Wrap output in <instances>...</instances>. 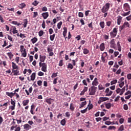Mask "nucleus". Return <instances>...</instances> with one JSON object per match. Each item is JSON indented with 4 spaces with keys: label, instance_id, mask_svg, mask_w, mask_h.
I'll return each instance as SVG.
<instances>
[{
    "label": "nucleus",
    "instance_id": "nucleus-1",
    "mask_svg": "<svg viewBox=\"0 0 131 131\" xmlns=\"http://www.w3.org/2000/svg\"><path fill=\"white\" fill-rule=\"evenodd\" d=\"M97 90H98V87H96L95 86H91L89 89L90 96H94V95H95L96 92H97Z\"/></svg>",
    "mask_w": 131,
    "mask_h": 131
},
{
    "label": "nucleus",
    "instance_id": "nucleus-2",
    "mask_svg": "<svg viewBox=\"0 0 131 131\" xmlns=\"http://www.w3.org/2000/svg\"><path fill=\"white\" fill-rule=\"evenodd\" d=\"M110 9V3H106L104 6H103L101 9L102 13H106L109 11Z\"/></svg>",
    "mask_w": 131,
    "mask_h": 131
},
{
    "label": "nucleus",
    "instance_id": "nucleus-3",
    "mask_svg": "<svg viewBox=\"0 0 131 131\" xmlns=\"http://www.w3.org/2000/svg\"><path fill=\"white\" fill-rule=\"evenodd\" d=\"M118 31L117 30V28H114L113 30V31L111 32L110 33V34L111 35V37L112 38H114L116 35H117V32Z\"/></svg>",
    "mask_w": 131,
    "mask_h": 131
},
{
    "label": "nucleus",
    "instance_id": "nucleus-4",
    "mask_svg": "<svg viewBox=\"0 0 131 131\" xmlns=\"http://www.w3.org/2000/svg\"><path fill=\"white\" fill-rule=\"evenodd\" d=\"M39 66L40 67H42L41 69V70L43 71V72H47V63L43 62H39Z\"/></svg>",
    "mask_w": 131,
    "mask_h": 131
},
{
    "label": "nucleus",
    "instance_id": "nucleus-5",
    "mask_svg": "<svg viewBox=\"0 0 131 131\" xmlns=\"http://www.w3.org/2000/svg\"><path fill=\"white\" fill-rule=\"evenodd\" d=\"M129 23H128V22L126 21L125 22L123 25L122 26H119V31H122L123 29H124V28H125V27H128V28H129Z\"/></svg>",
    "mask_w": 131,
    "mask_h": 131
},
{
    "label": "nucleus",
    "instance_id": "nucleus-6",
    "mask_svg": "<svg viewBox=\"0 0 131 131\" xmlns=\"http://www.w3.org/2000/svg\"><path fill=\"white\" fill-rule=\"evenodd\" d=\"M105 93L106 94L105 97H110V96H111L112 94H113V91H110V89H109V88H107L105 90Z\"/></svg>",
    "mask_w": 131,
    "mask_h": 131
},
{
    "label": "nucleus",
    "instance_id": "nucleus-7",
    "mask_svg": "<svg viewBox=\"0 0 131 131\" xmlns=\"http://www.w3.org/2000/svg\"><path fill=\"white\" fill-rule=\"evenodd\" d=\"M110 43V48H112V49H116V44L115 43V41H114V39H112Z\"/></svg>",
    "mask_w": 131,
    "mask_h": 131
},
{
    "label": "nucleus",
    "instance_id": "nucleus-8",
    "mask_svg": "<svg viewBox=\"0 0 131 131\" xmlns=\"http://www.w3.org/2000/svg\"><path fill=\"white\" fill-rule=\"evenodd\" d=\"M109 98L108 97H100L99 101H98V104H101L102 102H105V101H108Z\"/></svg>",
    "mask_w": 131,
    "mask_h": 131
},
{
    "label": "nucleus",
    "instance_id": "nucleus-9",
    "mask_svg": "<svg viewBox=\"0 0 131 131\" xmlns=\"http://www.w3.org/2000/svg\"><path fill=\"white\" fill-rule=\"evenodd\" d=\"M92 84L93 85V86H97L99 84V81H98L97 78H95L94 80L92 83Z\"/></svg>",
    "mask_w": 131,
    "mask_h": 131
},
{
    "label": "nucleus",
    "instance_id": "nucleus-10",
    "mask_svg": "<svg viewBox=\"0 0 131 131\" xmlns=\"http://www.w3.org/2000/svg\"><path fill=\"white\" fill-rule=\"evenodd\" d=\"M123 9L125 12H127V11L129 10V5H128L127 3H125L123 5Z\"/></svg>",
    "mask_w": 131,
    "mask_h": 131
},
{
    "label": "nucleus",
    "instance_id": "nucleus-11",
    "mask_svg": "<svg viewBox=\"0 0 131 131\" xmlns=\"http://www.w3.org/2000/svg\"><path fill=\"white\" fill-rule=\"evenodd\" d=\"M46 103H48L49 105H52V103L54 102V99L52 98H47L46 99Z\"/></svg>",
    "mask_w": 131,
    "mask_h": 131
},
{
    "label": "nucleus",
    "instance_id": "nucleus-12",
    "mask_svg": "<svg viewBox=\"0 0 131 131\" xmlns=\"http://www.w3.org/2000/svg\"><path fill=\"white\" fill-rule=\"evenodd\" d=\"M46 56H43V55H39V63H41L42 62H45V61L46 60Z\"/></svg>",
    "mask_w": 131,
    "mask_h": 131
},
{
    "label": "nucleus",
    "instance_id": "nucleus-13",
    "mask_svg": "<svg viewBox=\"0 0 131 131\" xmlns=\"http://www.w3.org/2000/svg\"><path fill=\"white\" fill-rule=\"evenodd\" d=\"M23 25L24 26V28H26L27 27V25L28 24V19L27 18L24 19L23 20Z\"/></svg>",
    "mask_w": 131,
    "mask_h": 131
},
{
    "label": "nucleus",
    "instance_id": "nucleus-14",
    "mask_svg": "<svg viewBox=\"0 0 131 131\" xmlns=\"http://www.w3.org/2000/svg\"><path fill=\"white\" fill-rule=\"evenodd\" d=\"M24 129H26V130H29V129L31 128V126L28 124H25L24 125Z\"/></svg>",
    "mask_w": 131,
    "mask_h": 131
},
{
    "label": "nucleus",
    "instance_id": "nucleus-15",
    "mask_svg": "<svg viewBox=\"0 0 131 131\" xmlns=\"http://www.w3.org/2000/svg\"><path fill=\"white\" fill-rule=\"evenodd\" d=\"M8 104H9V102H5L4 104H0V107H3L4 108V110H6L7 108H8Z\"/></svg>",
    "mask_w": 131,
    "mask_h": 131
},
{
    "label": "nucleus",
    "instance_id": "nucleus-16",
    "mask_svg": "<svg viewBox=\"0 0 131 131\" xmlns=\"http://www.w3.org/2000/svg\"><path fill=\"white\" fill-rule=\"evenodd\" d=\"M19 72L20 71L18 69H16V70H12V73H14L13 75L14 76L20 75V74H19Z\"/></svg>",
    "mask_w": 131,
    "mask_h": 131
},
{
    "label": "nucleus",
    "instance_id": "nucleus-17",
    "mask_svg": "<svg viewBox=\"0 0 131 131\" xmlns=\"http://www.w3.org/2000/svg\"><path fill=\"white\" fill-rule=\"evenodd\" d=\"M43 19H47L49 17V12H43L41 14Z\"/></svg>",
    "mask_w": 131,
    "mask_h": 131
},
{
    "label": "nucleus",
    "instance_id": "nucleus-18",
    "mask_svg": "<svg viewBox=\"0 0 131 131\" xmlns=\"http://www.w3.org/2000/svg\"><path fill=\"white\" fill-rule=\"evenodd\" d=\"M99 48L100 51H104V50H105V43H101L100 45Z\"/></svg>",
    "mask_w": 131,
    "mask_h": 131
},
{
    "label": "nucleus",
    "instance_id": "nucleus-19",
    "mask_svg": "<svg viewBox=\"0 0 131 131\" xmlns=\"http://www.w3.org/2000/svg\"><path fill=\"white\" fill-rule=\"evenodd\" d=\"M12 70H16V69H18V66L14 62H12Z\"/></svg>",
    "mask_w": 131,
    "mask_h": 131
},
{
    "label": "nucleus",
    "instance_id": "nucleus-20",
    "mask_svg": "<svg viewBox=\"0 0 131 131\" xmlns=\"http://www.w3.org/2000/svg\"><path fill=\"white\" fill-rule=\"evenodd\" d=\"M29 103V100L27 99L23 101V106H27Z\"/></svg>",
    "mask_w": 131,
    "mask_h": 131
},
{
    "label": "nucleus",
    "instance_id": "nucleus-21",
    "mask_svg": "<svg viewBox=\"0 0 131 131\" xmlns=\"http://www.w3.org/2000/svg\"><path fill=\"white\" fill-rule=\"evenodd\" d=\"M125 88L126 91H127V90H128V84H126V86H124L122 89H121V92L124 93V92H125Z\"/></svg>",
    "mask_w": 131,
    "mask_h": 131
},
{
    "label": "nucleus",
    "instance_id": "nucleus-22",
    "mask_svg": "<svg viewBox=\"0 0 131 131\" xmlns=\"http://www.w3.org/2000/svg\"><path fill=\"white\" fill-rule=\"evenodd\" d=\"M63 32L62 33V34L63 35V37H66V34H67V28H66V27H64L63 28Z\"/></svg>",
    "mask_w": 131,
    "mask_h": 131
},
{
    "label": "nucleus",
    "instance_id": "nucleus-23",
    "mask_svg": "<svg viewBox=\"0 0 131 131\" xmlns=\"http://www.w3.org/2000/svg\"><path fill=\"white\" fill-rule=\"evenodd\" d=\"M35 76H36V73H33L31 75V80H32V81H33L35 79Z\"/></svg>",
    "mask_w": 131,
    "mask_h": 131
},
{
    "label": "nucleus",
    "instance_id": "nucleus-24",
    "mask_svg": "<svg viewBox=\"0 0 131 131\" xmlns=\"http://www.w3.org/2000/svg\"><path fill=\"white\" fill-rule=\"evenodd\" d=\"M99 25L102 29H104V28H105V22L104 21H101L99 23Z\"/></svg>",
    "mask_w": 131,
    "mask_h": 131
},
{
    "label": "nucleus",
    "instance_id": "nucleus-25",
    "mask_svg": "<svg viewBox=\"0 0 131 131\" xmlns=\"http://www.w3.org/2000/svg\"><path fill=\"white\" fill-rule=\"evenodd\" d=\"M21 55L24 58H26V56H27V53H26V49H24L23 52H21Z\"/></svg>",
    "mask_w": 131,
    "mask_h": 131
},
{
    "label": "nucleus",
    "instance_id": "nucleus-26",
    "mask_svg": "<svg viewBox=\"0 0 131 131\" xmlns=\"http://www.w3.org/2000/svg\"><path fill=\"white\" fill-rule=\"evenodd\" d=\"M85 105H86V101L82 102L80 104V106H79L80 109H81V108L84 107Z\"/></svg>",
    "mask_w": 131,
    "mask_h": 131
},
{
    "label": "nucleus",
    "instance_id": "nucleus-27",
    "mask_svg": "<svg viewBox=\"0 0 131 131\" xmlns=\"http://www.w3.org/2000/svg\"><path fill=\"white\" fill-rule=\"evenodd\" d=\"M89 53H90V50H89L88 49L84 48L83 50V53L84 54V55H88Z\"/></svg>",
    "mask_w": 131,
    "mask_h": 131
},
{
    "label": "nucleus",
    "instance_id": "nucleus-28",
    "mask_svg": "<svg viewBox=\"0 0 131 131\" xmlns=\"http://www.w3.org/2000/svg\"><path fill=\"white\" fill-rule=\"evenodd\" d=\"M117 45L118 47V50L119 51V52H121V46H120V42H117Z\"/></svg>",
    "mask_w": 131,
    "mask_h": 131
},
{
    "label": "nucleus",
    "instance_id": "nucleus-29",
    "mask_svg": "<svg viewBox=\"0 0 131 131\" xmlns=\"http://www.w3.org/2000/svg\"><path fill=\"white\" fill-rule=\"evenodd\" d=\"M121 20H122V17L119 16V18L117 19L118 25H120V24L121 23Z\"/></svg>",
    "mask_w": 131,
    "mask_h": 131
},
{
    "label": "nucleus",
    "instance_id": "nucleus-30",
    "mask_svg": "<svg viewBox=\"0 0 131 131\" xmlns=\"http://www.w3.org/2000/svg\"><path fill=\"white\" fill-rule=\"evenodd\" d=\"M130 14V11H129L127 12H123V13L121 14L122 16L123 17H125V16H128Z\"/></svg>",
    "mask_w": 131,
    "mask_h": 131
},
{
    "label": "nucleus",
    "instance_id": "nucleus-31",
    "mask_svg": "<svg viewBox=\"0 0 131 131\" xmlns=\"http://www.w3.org/2000/svg\"><path fill=\"white\" fill-rule=\"evenodd\" d=\"M7 55L9 57V58L10 59H12V58H13V57H14V54H13V53L12 52H8L7 53Z\"/></svg>",
    "mask_w": 131,
    "mask_h": 131
},
{
    "label": "nucleus",
    "instance_id": "nucleus-32",
    "mask_svg": "<svg viewBox=\"0 0 131 131\" xmlns=\"http://www.w3.org/2000/svg\"><path fill=\"white\" fill-rule=\"evenodd\" d=\"M94 108V105L93 104H91V100H89V105H88V109L89 110H91V109H93Z\"/></svg>",
    "mask_w": 131,
    "mask_h": 131
},
{
    "label": "nucleus",
    "instance_id": "nucleus-33",
    "mask_svg": "<svg viewBox=\"0 0 131 131\" xmlns=\"http://www.w3.org/2000/svg\"><path fill=\"white\" fill-rule=\"evenodd\" d=\"M11 23L14 25H17V26H20V25H21V23H18L17 21H12Z\"/></svg>",
    "mask_w": 131,
    "mask_h": 131
},
{
    "label": "nucleus",
    "instance_id": "nucleus-34",
    "mask_svg": "<svg viewBox=\"0 0 131 131\" xmlns=\"http://www.w3.org/2000/svg\"><path fill=\"white\" fill-rule=\"evenodd\" d=\"M68 69H71L72 70L73 69V66L72 63H68V67H67Z\"/></svg>",
    "mask_w": 131,
    "mask_h": 131
},
{
    "label": "nucleus",
    "instance_id": "nucleus-35",
    "mask_svg": "<svg viewBox=\"0 0 131 131\" xmlns=\"http://www.w3.org/2000/svg\"><path fill=\"white\" fill-rule=\"evenodd\" d=\"M70 110H71V111H74L75 107H74V105L73 104V103L70 104Z\"/></svg>",
    "mask_w": 131,
    "mask_h": 131
},
{
    "label": "nucleus",
    "instance_id": "nucleus-36",
    "mask_svg": "<svg viewBox=\"0 0 131 131\" xmlns=\"http://www.w3.org/2000/svg\"><path fill=\"white\" fill-rule=\"evenodd\" d=\"M60 124H61V125L64 126V125H65V124H66V120H65V119H62L60 121Z\"/></svg>",
    "mask_w": 131,
    "mask_h": 131
},
{
    "label": "nucleus",
    "instance_id": "nucleus-37",
    "mask_svg": "<svg viewBox=\"0 0 131 131\" xmlns=\"http://www.w3.org/2000/svg\"><path fill=\"white\" fill-rule=\"evenodd\" d=\"M7 96H8V97H10V98H13V92H6Z\"/></svg>",
    "mask_w": 131,
    "mask_h": 131
},
{
    "label": "nucleus",
    "instance_id": "nucleus-38",
    "mask_svg": "<svg viewBox=\"0 0 131 131\" xmlns=\"http://www.w3.org/2000/svg\"><path fill=\"white\" fill-rule=\"evenodd\" d=\"M14 95H16V99H19L20 98V96L19 95V94L18 93L15 92H14V93H12L13 97L14 96Z\"/></svg>",
    "mask_w": 131,
    "mask_h": 131
},
{
    "label": "nucleus",
    "instance_id": "nucleus-39",
    "mask_svg": "<svg viewBox=\"0 0 131 131\" xmlns=\"http://www.w3.org/2000/svg\"><path fill=\"white\" fill-rule=\"evenodd\" d=\"M45 34V32H43V31L42 30H40L38 32V35L40 37H41L43 35V34Z\"/></svg>",
    "mask_w": 131,
    "mask_h": 131
},
{
    "label": "nucleus",
    "instance_id": "nucleus-40",
    "mask_svg": "<svg viewBox=\"0 0 131 131\" xmlns=\"http://www.w3.org/2000/svg\"><path fill=\"white\" fill-rule=\"evenodd\" d=\"M55 36H56V35L55 34H53L52 35H50V40H51V41H53V40L55 39Z\"/></svg>",
    "mask_w": 131,
    "mask_h": 131
},
{
    "label": "nucleus",
    "instance_id": "nucleus-41",
    "mask_svg": "<svg viewBox=\"0 0 131 131\" xmlns=\"http://www.w3.org/2000/svg\"><path fill=\"white\" fill-rule=\"evenodd\" d=\"M31 41H32V43H35V42L37 41V39L36 37H34L33 38L31 39Z\"/></svg>",
    "mask_w": 131,
    "mask_h": 131
},
{
    "label": "nucleus",
    "instance_id": "nucleus-42",
    "mask_svg": "<svg viewBox=\"0 0 131 131\" xmlns=\"http://www.w3.org/2000/svg\"><path fill=\"white\" fill-rule=\"evenodd\" d=\"M105 107L107 109H110V108H111V103H107L105 104Z\"/></svg>",
    "mask_w": 131,
    "mask_h": 131
},
{
    "label": "nucleus",
    "instance_id": "nucleus-43",
    "mask_svg": "<svg viewBox=\"0 0 131 131\" xmlns=\"http://www.w3.org/2000/svg\"><path fill=\"white\" fill-rule=\"evenodd\" d=\"M39 4V2L36 0H35L33 3L32 5L33 6H35V7H36Z\"/></svg>",
    "mask_w": 131,
    "mask_h": 131
},
{
    "label": "nucleus",
    "instance_id": "nucleus-44",
    "mask_svg": "<svg viewBox=\"0 0 131 131\" xmlns=\"http://www.w3.org/2000/svg\"><path fill=\"white\" fill-rule=\"evenodd\" d=\"M88 25L89 28H91V30L94 29V27H93V22H91L90 24H88Z\"/></svg>",
    "mask_w": 131,
    "mask_h": 131
},
{
    "label": "nucleus",
    "instance_id": "nucleus-45",
    "mask_svg": "<svg viewBox=\"0 0 131 131\" xmlns=\"http://www.w3.org/2000/svg\"><path fill=\"white\" fill-rule=\"evenodd\" d=\"M26 7V4H25V3H21L19 4V7L21 9H23V8H25Z\"/></svg>",
    "mask_w": 131,
    "mask_h": 131
},
{
    "label": "nucleus",
    "instance_id": "nucleus-46",
    "mask_svg": "<svg viewBox=\"0 0 131 131\" xmlns=\"http://www.w3.org/2000/svg\"><path fill=\"white\" fill-rule=\"evenodd\" d=\"M119 131H123L124 130V126H123V125H121L119 129H118Z\"/></svg>",
    "mask_w": 131,
    "mask_h": 131
},
{
    "label": "nucleus",
    "instance_id": "nucleus-47",
    "mask_svg": "<svg viewBox=\"0 0 131 131\" xmlns=\"http://www.w3.org/2000/svg\"><path fill=\"white\" fill-rule=\"evenodd\" d=\"M108 129L110 130H111L112 129H116V127H115V126H110L108 127Z\"/></svg>",
    "mask_w": 131,
    "mask_h": 131
},
{
    "label": "nucleus",
    "instance_id": "nucleus-48",
    "mask_svg": "<svg viewBox=\"0 0 131 131\" xmlns=\"http://www.w3.org/2000/svg\"><path fill=\"white\" fill-rule=\"evenodd\" d=\"M119 84V86H120V88H122V86H123V85H124V82L122 81V82H118Z\"/></svg>",
    "mask_w": 131,
    "mask_h": 131
},
{
    "label": "nucleus",
    "instance_id": "nucleus-49",
    "mask_svg": "<svg viewBox=\"0 0 131 131\" xmlns=\"http://www.w3.org/2000/svg\"><path fill=\"white\" fill-rule=\"evenodd\" d=\"M116 83H117V79H115L111 82V85H113V84H115Z\"/></svg>",
    "mask_w": 131,
    "mask_h": 131
},
{
    "label": "nucleus",
    "instance_id": "nucleus-50",
    "mask_svg": "<svg viewBox=\"0 0 131 131\" xmlns=\"http://www.w3.org/2000/svg\"><path fill=\"white\" fill-rule=\"evenodd\" d=\"M42 12H47L48 11V8L47 7L44 6L41 8Z\"/></svg>",
    "mask_w": 131,
    "mask_h": 131
},
{
    "label": "nucleus",
    "instance_id": "nucleus-51",
    "mask_svg": "<svg viewBox=\"0 0 131 131\" xmlns=\"http://www.w3.org/2000/svg\"><path fill=\"white\" fill-rule=\"evenodd\" d=\"M61 26H62V21H60L59 23H58L57 24V28H58V29H60Z\"/></svg>",
    "mask_w": 131,
    "mask_h": 131
},
{
    "label": "nucleus",
    "instance_id": "nucleus-52",
    "mask_svg": "<svg viewBox=\"0 0 131 131\" xmlns=\"http://www.w3.org/2000/svg\"><path fill=\"white\" fill-rule=\"evenodd\" d=\"M58 76V73H53L51 76L52 78L53 77H57Z\"/></svg>",
    "mask_w": 131,
    "mask_h": 131
},
{
    "label": "nucleus",
    "instance_id": "nucleus-53",
    "mask_svg": "<svg viewBox=\"0 0 131 131\" xmlns=\"http://www.w3.org/2000/svg\"><path fill=\"white\" fill-rule=\"evenodd\" d=\"M10 102H11V105H12V106H16V102L14 100H13L12 99H11Z\"/></svg>",
    "mask_w": 131,
    "mask_h": 131
},
{
    "label": "nucleus",
    "instance_id": "nucleus-54",
    "mask_svg": "<svg viewBox=\"0 0 131 131\" xmlns=\"http://www.w3.org/2000/svg\"><path fill=\"white\" fill-rule=\"evenodd\" d=\"M104 123L106 124V125H110V124H112V122L110 121H106Z\"/></svg>",
    "mask_w": 131,
    "mask_h": 131
},
{
    "label": "nucleus",
    "instance_id": "nucleus-55",
    "mask_svg": "<svg viewBox=\"0 0 131 131\" xmlns=\"http://www.w3.org/2000/svg\"><path fill=\"white\" fill-rule=\"evenodd\" d=\"M86 112H88V107H86L84 110L81 111V113H82V114H84V113H86Z\"/></svg>",
    "mask_w": 131,
    "mask_h": 131
},
{
    "label": "nucleus",
    "instance_id": "nucleus-56",
    "mask_svg": "<svg viewBox=\"0 0 131 131\" xmlns=\"http://www.w3.org/2000/svg\"><path fill=\"white\" fill-rule=\"evenodd\" d=\"M112 24V21H108L106 22V26L110 27V26H111V24Z\"/></svg>",
    "mask_w": 131,
    "mask_h": 131
},
{
    "label": "nucleus",
    "instance_id": "nucleus-57",
    "mask_svg": "<svg viewBox=\"0 0 131 131\" xmlns=\"http://www.w3.org/2000/svg\"><path fill=\"white\" fill-rule=\"evenodd\" d=\"M38 76H43L45 75V73L41 71H40L38 73Z\"/></svg>",
    "mask_w": 131,
    "mask_h": 131
},
{
    "label": "nucleus",
    "instance_id": "nucleus-58",
    "mask_svg": "<svg viewBox=\"0 0 131 131\" xmlns=\"http://www.w3.org/2000/svg\"><path fill=\"white\" fill-rule=\"evenodd\" d=\"M98 89L99 91H101V90H104V87L102 84H100L98 85Z\"/></svg>",
    "mask_w": 131,
    "mask_h": 131
},
{
    "label": "nucleus",
    "instance_id": "nucleus-59",
    "mask_svg": "<svg viewBox=\"0 0 131 131\" xmlns=\"http://www.w3.org/2000/svg\"><path fill=\"white\" fill-rule=\"evenodd\" d=\"M49 32L50 34H53V33H54V30L53 29L50 28L49 29Z\"/></svg>",
    "mask_w": 131,
    "mask_h": 131
},
{
    "label": "nucleus",
    "instance_id": "nucleus-60",
    "mask_svg": "<svg viewBox=\"0 0 131 131\" xmlns=\"http://www.w3.org/2000/svg\"><path fill=\"white\" fill-rule=\"evenodd\" d=\"M123 122H124V119L120 118L119 119V123H120V124H122V123H123Z\"/></svg>",
    "mask_w": 131,
    "mask_h": 131
},
{
    "label": "nucleus",
    "instance_id": "nucleus-61",
    "mask_svg": "<svg viewBox=\"0 0 131 131\" xmlns=\"http://www.w3.org/2000/svg\"><path fill=\"white\" fill-rule=\"evenodd\" d=\"M78 16L81 18H83V13L82 12H80L78 13Z\"/></svg>",
    "mask_w": 131,
    "mask_h": 131
},
{
    "label": "nucleus",
    "instance_id": "nucleus-62",
    "mask_svg": "<svg viewBox=\"0 0 131 131\" xmlns=\"http://www.w3.org/2000/svg\"><path fill=\"white\" fill-rule=\"evenodd\" d=\"M8 45V42H7V40H4V43L2 46L3 48H5V47H7V45Z\"/></svg>",
    "mask_w": 131,
    "mask_h": 131
},
{
    "label": "nucleus",
    "instance_id": "nucleus-63",
    "mask_svg": "<svg viewBox=\"0 0 131 131\" xmlns=\"http://www.w3.org/2000/svg\"><path fill=\"white\" fill-rule=\"evenodd\" d=\"M29 61H30V62H32L33 61V56H32V55L30 56Z\"/></svg>",
    "mask_w": 131,
    "mask_h": 131
},
{
    "label": "nucleus",
    "instance_id": "nucleus-64",
    "mask_svg": "<svg viewBox=\"0 0 131 131\" xmlns=\"http://www.w3.org/2000/svg\"><path fill=\"white\" fill-rule=\"evenodd\" d=\"M127 79H128L129 80H130L131 79V74H128L127 75Z\"/></svg>",
    "mask_w": 131,
    "mask_h": 131
}]
</instances>
